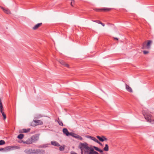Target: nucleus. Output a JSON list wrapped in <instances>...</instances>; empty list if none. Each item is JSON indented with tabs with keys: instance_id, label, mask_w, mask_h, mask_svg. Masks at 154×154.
I'll list each match as a JSON object with an SVG mask.
<instances>
[{
	"instance_id": "nucleus-4",
	"label": "nucleus",
	"mask_w": 154,
	"mask_h": 154,
	"mask_svg": "<svg viewBox=\"0 0 154 154\" xmlns=\"http://www.w3.org/2000/svg\"><path fill=\"white\" fill-rule=\"evenodd\" d=\"M20 148V147L18 146H6L4 148H0V151L7 152L12 150L19 149Z\"/></svg>"
},
{
	"instance_id": "nucleus-13",
	"label": "nucleus",
	"mask_w": 154,
	"mask_h": 154,
	"mask_svg": "<svg viewBox=\"0 0 154 154\" xmlns=\"http://www.w3.org/2000/svg\"><path fill=\"white\" fill-rule=\"evenodd\" d=\"M125 88L130 93H132L133 92L132 88L127 84H125Z\"/></svg>"
},
{
	"instance_id": "nucleus-5",
	"label": "nucleus",
	"mask_w": 154,
	"mask_h": 154,
	"mask_svg": "<svg viewBox=\"0 0 154 154\" xmlns=\"http://www.w3.org/2000/svg\"><path fill=\"white\" fill-rule=\"evenodd\" d=\"M152 43L151 40H148L144 42L142 44V49L149 50L150 48L151 45Z\"/></svg>"
},
{
	"instance_id": "nucleus-36",
	"label": "nucleus",
	"mask_w": 154,
	"mask_h": 154,
	"mask_svg": "<svg viewBox=\"0 0 154 154\" xmlns=\"http://www.w3.org/2000/svg\"><path fill=\"white\" fill-rule=\"evenodd\" d=\"M71 154H77V153L75 152H73L72 153H71Z\"/></svg>"
},
{
	"instance_id": "nucleus-28",
	"label": "nucleus",
	"mask_w": 154,
	"mask_h": 154,
	"mask_svg": "<svg viewBox=\"0 0 154 154\" xmlns=\"http://www.w3.org/2000/svg\"><path fill=\"white\" fill-rule=\"evenodd\" d=\"M35 122L36 123L37 125H38V123L40 122V120H34Z\"/></svg>"
},
{
	"instance_id": "nucleus-33",
	"label": "nucleus",
	"mask_w": 154,
	"mask_h": 154,
	"mask_svg": "<svg viewBox=\"0 0 154 154\" xmlns=\"http://www.w3.org/2000/svg\"><path fill=\"white\" fill-rule=\"evenodd\" d=\"M1 104H2V102L1 98H0V105H1Z\"/></svg>"
},
{
	"instance_id": "nucleus-23",
	"label": "nucleus",
	"mask_w": 154,
	"mask_h": 154,
	"mask_svg": "<svg viewBox=\"0 0 154 154\" xmlns=\"http://www.w3.org/2000/svg\"><path fill=\"white\" fill-rule=\"evenodd\" d=\"M5 143V142L3 140H0V145H3Z\"/></svg>"
},
{
	"instance_id": "nucleus-25",
	"label": "nucleus",
	"mask_w": 154,
	"mask_h": 154,
	"mask_svg": "<svg viewBox=\"0 0 154 154\" xmlns=\"http://www.w3.org/2000/svg\"><path fill=\"white\" fill-rule=\"evenodd\" d=\"M93 148L96 151H99L100 149H99L98 147H97L95 146H93Z\"/></svg>"
},
{
	"instance_id": "nucleus-16",
	"label": "nucleus",
	"mask_w": 154,
	"mask_h": 154,
	"mask_svg": "<svg viewBox=\"0 0 154 154\" xmlns=\"http://www.w3.org/2000/svg\"><path fill=\"white\" fill-rule=\"evenodd\" d=\"M51 143L52 145L56 146H60V144L56 141H52L51 142Z\"/></svg>"
},
{
	"instance_id": "nucleus-38",
	"label": "nucleus",
	"mask_w": 154,
	"mask_h": 154,
	"mask_svg": "<svg viewBox=\"0 0 154 154\" xmlns=\"http://www.w3.org/2000/svg\"><path fill=\"white\" fill-rule=\"evenodd\" d=\"M114 39H116V40H118V38H114Z\"/></svg>"
},
{
	"instance_id": "nucleus-26",
	"label": "nucleus",
	"mask_w": 154,
	"mask_h": 154,
	"mask_svg": "<svg viewBox=\"0 0 154 154\" xmlns=\"http://www.w3.org/2000/svg\"><path fill=\"white\" fill-rule=\"evenodd\" d=\"M59 149L61 151H62L64 149V147L62 146H60L59 147Z\"/></svg>"
},
{
	"instance_id": "nucleus-3",
	"label": "nucleus",
	"mask_w": 154,
	"mask_h": 154,
	"mask_svg": "<svg viewBox=\"0 0 154 154\" xmlns=\"http://www.w3.org/2000/svg\"><path fill=\"white\" fill-rule=\"evenodd\" d=\"M142 113L145 118L147 122H149L152 124H153L154 122V120L152 118V116L150 114L147 112L145 110L142 111Z\"/></svg>"
},
{
	"instance_id": "nucleus-15",
	"label": "nucleus",
	"mask_w": 154,
	"mask_h": 154,
	"mask_svg": "<svg viewBox=\"0 0 154 154\" xmlns=\"http://www.w3.org/2000/svg\"><path fill=\"white\" fill-rule=\"evenodd\" d=\"M25 143L27 144H30L33 143L31 138L28 139L25 141Z\"/></svg>"
},
{
	"instance_id": "nucleus-6",
	"label": "nucleus",
	"mask_w": 154,
	"mask_h": 154,
	"mask_svg": "<svg viewBox=\"0 0 154 154\" xmlns=\"http://www.w3.org/2000/svg\"><path fill=\"white\" fill-rule=\"evenodd\" d=\"M111 9V8H95L94 10L96 12H107L110 11Z\"/></svg>"
},
{
	"instance_id": "nucleus-9",
	"label": "nucleus",
	"mask_w": 154,
	"mask_h": 154,
	"mask_svg": "<svg viewBox=\"0 0 154 154\" xmlns=\"http://www.w3.org/2000/svg\"><path fill=\"white\" fill-rule=\"evenodd\" d=\"M97 137L99 140L101 142H103L104 141L107 140V139L103 136H102L101 137L97 136Z\"/></svg>"
},
{
	"instance_id": "nucleus-22",
	"label": "nucleus",
	"mask_w": 154,
	"mask_h": 154,
	"mask_svg": "<svg viewBox=\"0 0 154 154\" xmlns=\"http://www.w3.org/2000/svg\"><path fill=\"white\" fill-rule=\"evenodd\" d=\"M58 120L57 121V122L61 126H63V124L62 122L61 121L59 120V119H58Z\"/></svg>"
},
{
	"instance_id": "nucleus-29",
	"label": "nucleus",
	"mask_w": 154,
	"mask_h": 154,
	"mask_svg": "<svg viewBox=\"0 0 154 154\" xmlns=\"http://www.w3.org/2000/svg\"><path fill=\"white\" fill-rule=\"evenodd\" d=\"M94 21L99 24H100V23H101L100 21L99 20H96L95 21Z\"/></svg>"
},
{
	"instance_id": "nucleus-14",
	"label": "nucleus",
	"mask_w": 154,
	"mask_h": 154,
	"mask_svg": "<svg viewBox=\"0 0 154 154\" xmlns=\"http://www.w3.org/2000/svg\"><path fill=\"white\" fill-rule=\"evenodd\" d=\"M86 137L87 138H90L91 140L94 141L95 142H96V141L97 140L96 138L93 137H92L89 135H86Z\"/></svg>"
},
{
	"instance_id": "nucleus-19",
	"label": "nucleus",
	"mask_w": 154,
	"mask_h": 154,
	"mask_svg": "<svg viewBox=\"0 0 154 154\" xmlns=\"http://www.w3.org/2000/svg\"><path fill=\"white\" fill-rule=\"evenodd\" d=\"M24 135L22 134H20L17 136V138L19 139H22L24 137Z\"/></svg>"
},
{
	"instance_id": "nucleus-34",
	"label": "nucleus",
	"mask_w": 154,
	"mask_h": 154,
	"mask_svg": "<svg viewBox=\"0 0 154 154\" xmlns=\"http://www.w3.org/2000/svg\"><path fill=\"white\" fill-rule=\"evenodd\" d=\"M96 142L98 144L100 143V142L98 140L96 141Z\"/></svg>"
},
{
	"instance_id": "nucleus-11",
	"label": "nucleus",
	"mask_w": 154,
	"mask_h": 154,
	"mask_svg": "<svg viewBox=\"0 0 154 154\" xmlns=\"http://www.w3.org/2000/svg\"><path fill=\"white\" fill-rule=\"evenodd\" d=\"M59 62L61 65L64 66L69 68V65L68 64L66 63L64 61L61 60H59Z\"/></svg>"
},
{
	"instance_id": "nucleus-35",
	"label": "nucleus",
	"mask_w": 154,
	"mask_h": 154,
	"mask_svg": "<svg viewBox=\"0 0 154 154\" xmlns=\"http://www.w3.org/2000/svg\"><path fill=\"white\" fill-rule=\"evenodd\" d=\"M96 142L98 144L100 143V142L98 140L96 141Z\"/></svg>"
},
{
	"instance_id": "nucleus-7",
	"label": "nucleus",
	"mask_w": 154,
	"mask_h": 154,
	"mask_svg": "<svg viewBox=\"0 0 154 154\" xmlns=\"http://www.w3.org/2000/svg\"><path fill=\"white\" fill-rule=\"evenodd\" d=\"M31 138L32 140V141L33 143L35 142L39 139V136L38 134H35L32 136Z\"/></svg>"
},
{
	"instance_id": "nucleus-37",
	"label": "nucleus",
	"mask_w": 154,
	"mask_h": 154,
	"mask_svg": "<svg viewBox=\"0 0 154 154\" xmlns=\"http://www.w3.org/2000/svg\"><path fill=\"white\" fill-rule=\"evenodd\" d=\"M100 145H101V146H103V145L100 142V143L99 144Z\"/></svg>"
},
{
	"instance_id": "nucleus-39",
	"label": "nucleus",
	"mask_w": 154,
	"mask_h": 154,
	"mask_svg": "<svg viewBox=\"0 0 154 154\" xmlns=\"http://www.w3.org/2000/svg\"><path fill=\"white\" fill-rule=\"evenodd\" d=\"M22 142L24 143H25V141H22Z\"/></svg>"
},
{
	"instance_id": "nucleus-27",
	"label": "nucleus",
	"mask_w": 154,
	"mask_h": 154,
	"mask_svg": "<svg viewBox=\"0 0 154 154\" xmlns=\"http://www.w3.org/2000/svg\"><path fill=\"white\" fill-rule=\"evenodd\" d=\"M143 52L144 54H146L149 53V51H143Z\"/></svg>"
},
{
	"instance_id": "nucleus-21",
	"label": "nucleus",
	"mask_w": 154,
	"mask_h": 154,
	"mask_svg": "<svg viewBox=\"0 0 154 154\" xmlns=\"http://www.w3.org/2000/svg\"><path fill=\"white\" fill-rule=\"evenodd\" d=\"M4 12L7 14H10L11 12L8 9H5L4 11Z\"/></svg>"
},
{
	"instance_id": "nucleus-2",
	"label": "nucleus",
	"mask_w": 154,
	"mask_h": 154,
	"mask_svg": "<svg viewBox=\"0 0 154 154\" xmlns=\"http://www.w3.org/2000/svg\"><path fill=\"white\" fill-rule=\"evenodd\" d=\"M24 152L26 154H44L45 153V151L43 149L34 148L27 149Z\"/></svg>"
},
{
	"instance_id": "nucleus-24",
	"label": "nucleus",
	"mask_w": 154,
	"mask_h": 154,
	"mask_svg": "<svg viewBox=\"0 0 154 154\" xmlns=\"http://www.w3.org/2000/svg\"><path fill=\"white\" fill-rule=\"evenodd\" d=\"M71 2L70 3V5L72 6L73 7L74 5L75 4L74 0H71Z\"/></svg>"
},
{
	"instance_id": "nucleus-20",
	"label": "nucleus",
	"mask_w": 154,
	"mask_h": 154,
	"mask_svg": "<svg viewBox=\"0 0 154 154\" xmlns=\"http://www.w3.org/2000/svg\"><path fill=\"white\" fill-rule=\"evenodd\" d=\"M0 112L2 113V115L3 117V119L4 120H5L6 118V115L4 113L3 110L2 111H0Z\"/></svg>"
},
{
	"instance_id": "nucleus-31",
	"label": "nucleus",
	"mask_w": 154,
	"mask_h": 154,
	"mask_svg": "<svg viewBox=\"0 0 154 154\" xmlns=\"http://www.w3.org/2000/svg\"><path fill=\"white\" fill-rule=\"evenodd\" d=\"M0 7L3 10V11H4L5 9L2 7Z\"/></svg>"
},
{
	"instance_id": "nucleus-8",
	"label": "nucleus",
	"mask_w": 154,
	"mask_h": 154,
	"mask_svg": "<svg viewBox=\"0 0 154 154\" xmlns=\"http://www.w3.org/2000/svg\"><path fill=\"white\" fill-rule=\"evenodd\" d=\"M70 135L71 136L75 138H77L80 140H82V137L73 133L70 132Z\"/></svg>"
},
{
	"instance_id": "nucleus-1",
	"label": "nucleus",
	"mask_w": 154,
	"mask_h": 154,
	"mask_svg": "<svg viewBox=\"0 0 154 154\" xmlns=\"http://www.w3.org/2000/svg\"><path fill=\"white\" fill-rule=\"evenodd\" d=\"M79 147L81 150V154H83V153L84 154H99L93 148L88 146L86 143H80Z\"/></svg>"
},
{
	"instance_id": "nucleus-32",
	"label": "nucleus",
	"mask_w": 154,
	"mask_h": 154,
	"mask_svg": "<svg viewBox=\"0 0 154 154\" xmlns=\"http://www.w3.org/2000/svg\"><path fill=\"white\" fill-rule=\"evenodd\" d=\"M100 24H101V25H102L103 26H105V24L101 22L100 23Z\"/></svg>"
},
{
	"instance_id": "nucleus-40",
	"label": "nucleus",
	"mask_w": 154,
	"mask_h": 154,
	"mask_svg": "<svg viewBox=\"0 0 154 154\" xmlns=\"http://www.w3.org/2000/svg\"><path fill=\"white\" fill-rule=\"evenodd\" d=\"M41 122L42 123H41L40 124H42V122Z\"/></svg>"
},
{
	"instance_id": "nucleus-12",
	"label": "nucleus",
	"mask_w": 154,
	"mask_h": 154,
	"mask_svg": "<svg viewBox=\"0 0 154 154\" xmlns=\"http://www.w3.org/2000/svg\"><path fill=\"white\" fill-rule=\"evenodd\" d=\"M42 25V23H38L35 25L34 26H33L32 29L33 30H36L37 29H38L39 27L41 26Z\"/></svg>"
},
{
	"instance_id": "nucleus-30",
	"label": "nucleus",
	"mask_w": 154,
	"mask_h": 154,
	"mask_svg": "<svg viewBox=\"0 0 154 154\" xmlns=\"http://www.w3.org/2000/svg\"><path fill=\"white\" fill-rule=\"evenodd\" d=\"M103 151L102 150V149H99V151H98V152H100L101 153V154H102L103 153Z\"/></svg>"
},
{
	"instance_id": "nucleus-10",
	"label": "nucleus",
	"mask_w": 154,
	"mask_h": 154,
	"mask_svg": "<svg viewBox=\"0 0 154 154\" xmlns=\"http://www.w3.org/2000/svg\"><path fill=\"white\" fill-rule=\"evenodd\" d=\"M62 131L63 134H65L66 136H68L70 135V133L69 132L68 130L66 128H63V129Z\"/></svg>"
},
{
	"instance_id": "nucleus-18",
	"label": "nucleus",
	"mask_w": 154,
	"mask_h": 154,
	"mask_svg": "<svg viewBox=\"0 0 154 154\" xmlns=\"http://www.w3.org/2000/svg\"><path fill=\"white\" fill-rule=\"evenodd\" d=\"M30 128H27V129H22L23 132V133H27L30 131Z\"/></svg>"
},
{
	"instance_id": "nucleus-17",
	"label": "nucleus",
	"mask_w": 154,
	"mask_h": 154,
	"mask_svg": "<svg viewBox=\"0 0 154 154\" xmlns=\"http://www.w3.org/2000/svg\"><path fill=\"white\" fill-rule=\"evenodd\" d=\"M104 151H108L109 150V146L107 144H106L105 145V146L103 149Z\"/></svg>"
}]
</instances>
